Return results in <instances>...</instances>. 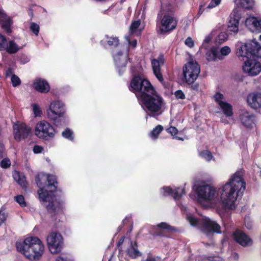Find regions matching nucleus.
Masks as SVG:
<instances>
[{
    "instance_id": "obj_1",
    "label": "nucleus",
    "mask_w": 261,
    "mask_h": 261,
    "mask_svg": "<svg viewBox=\"0 0 261 261\" xmlns=\"http://www.w3.org/2000/svg\"><path fill=\"white\" fill-rule=\"evenodd\" d=\"M35 182L39 188V198L42 201L47 212L54 217L63 212V201L58 200L55 192L57 191V178L51 174L43 173L37 174L35 177Z\"/></svg>"
},
{
    "instance_id": "obj_2",
    "label": "nucleus",
    "mask_w": 261,
    "mask_h": 261,
    "mask_svg": "<svg viewBox=\"0 0 261 261\" xmlns=\"http://www.w3.org/2000/svg\"><path fill=\"white\" fill-rule=\"evenodd\" d=\"M236 55L239 58L247 60L245 61L242 69L248 75L253 76L258 75L261 71V64L259 62L253 58H261V46L259 43L254 40H250L244 44L238 45Z\"/></svg>"
},
{
    "instance_id": "obj_3",
    "label": "nucleus",
    "mask_w": 261,
    "mask_h": 261,
    "mask_svg": "<svg viewBox=\"0 0 261 261\" xmlns=\"http://www.w3.org/2000/svg\"><path fill=\"white\" fill-rule=\"evenodd\" d=\"M243 176L241 171H237L222 187L220 198L225 208L234 209V203L237 198L243 195L246 188Z\"/></svg>"
},
{
    "instance_id": "obj_4",
    "label": "nucleus",
    "mask_w": 261,
    "mask_h": 261,
    "mask_svg": "<svg viewBox=\"0 0 261 261\" xmlns=\"http://www.w3.org/2000/svg\"><path fill=\"white\" fill-rule=\"evenodd\" d=\"M16 247L18 251L21 252L30 260H38L44 251V246L37 237H29L22 242H17Z\"/></svg>"
},
{
    "instance_id": "obj_5",
    "label": "nucleus",
    "mask_w": 261,
    "mask_h": 261,
    "mask_svg": "<svg viewBox=\"0 0 261 261\" xmlns=\"http://www.w3.org/2000/svg\"><path fill=\"white\" fill-rule=\"evenodd\" d=\"M174 8L171 6L162 9L158 13L156 28L160 34H168L176 29L178 20L174 16Z\"/></svg>"
},
{
    "instance_id": "obj_6",
    "label": "nucleus",
    "mask_w": 261,
    "mask_h": 261,
    "mask_svg": "<svg viewBox=\"0 0 261 261\" xmlns=\"http://www.w3.org/2000/svg\"><path fill=\"white\" fill-rule=\"evenodd\" d=\"M153 90L148 93H143L138 100L144 109L151 114L161 113L164 99L157 93L155 88Z\"/></svg>"
},
{
    "instance_id": "obj_7",
    "label": "nucleus",
    "mask_w": 261,
    "mask_h": 261,
    "mask_svg": "<svg viewBox=\"0 0 261 261\" xmlns=\"http://www.w3.org/2000/svg\"><path fill=\"white\" fill-rule=\"evenodd\" d=\"M47 117L56 126H61L66 123L65 105L60 100L51 101L46 110Z\"/></svg>"
},
{
    "instance_id": "obj_8",
    "label": "nucleus",
    "mask_w": 261,
    "mask_h": 261,
    "mask_svg": "<svg viewBox=\"0 0 261 261\" xmlns=\"http://www.w3.org/2000/svg\"><path fill=\"white\" fill-rule=\"evenodd\" d=\"M129 90L135 93L138 99L143 93L153 91L154 88L147 79L142 77L139 74H134L128 86Z\"/></svg>"
},
{
    "instance_id": "obj_9",
    "label": "nucleus",
    "mask_w": 261,
    "mask_h": 261,
    "mask_svg": "<svg viewBox=\"0 0 261 261\" xmlns=\"http://www.w3.org/2000/svg\"><path fill=\"white\" fill-rule=\"evenodd\" d=\"M56 131L54 127L46 120L37 123L35 128V135L39 139L49 141L55 137Z\"/></svg>"
},
{
    "instance_id": "obj_10",
    "label": "nucleus",
    "mask_w": 261,
    "mask_h": 261,
    "mask_svg": "<svg viewBox=\"0 0 261 261\" xmlns=\"http://www.w3.org/2000/svg\"><path fill=\"white\" fill-rule=\"evenodd\" d=\"M182 81L188 85L192 84L197 79L200 68L197 62L190 61L183 67Z\"/></svg>"
},
{
    "instance_id": "obj_11",
    "label": "nucleus",
    "mask_w": 261,
    "mask_h": 261,
    "mask_svg": "<svg viewBox=\"0 0 261 261\" xmlns=\"http://www.w3.org/2000/svg\"><path fill=\"white\" fill-rule=\"evenodd\" d=\"M48 248L53 254L60 252L63 246V237L57 232H51L46 238Z\"/></svg>"
},
{
    "instance_id": "obj_12",
    "label": "nucleus",
    "mask_w": 261,
    "mask_h": 261,
    "mask_svg": "<svg viewBox=\"0 0 261 261\" xmlns=\"http://www.w3.org/2000/svg\"><path fill=\"white\" fill-rule=\"evenodd\" d=\"M32 128L25 123L18 121L13 125L14 139L17 142L27 138L31 134Z\"/></svg>"
},
{
    "instance_id": "obj_13",
    "label": "nucleus",
    "mask_w": 261,
    "mask_h": 261,
    "mask_svg": "<svg viewBox=\"0 0 261 261\" xmlns=\"http://www.w3.org/2000/svg\"><path fill=\"white\" fill-rule=\"evenodd\" d=\"M198 198L203 200H212L216 195V189L210 185L198 186L196 188Z\"/></svg>"
},
{
    "instance_id": "obj_14",
    "label": "nucleus",
    "mask_w": 261,
    "mask_h": 261,
    "mask_svg": "<svg viewBox=\"0 0 261 261\" xmlns=\"http://www.w3.org/2000/svg\"><path fill=\"white\" fill-rule=\"evenodd\" d=\"M231 51L228 46L222 47L220 51L215 47H212L210 51L206 54V59L208 61L222 60L223 56H227Z\"/></svg>"
},
{
    "instance_id": "obj_15",
    "label": "nucleus",
    "mask_w": 261,
    "mask_h": 261,
    "mask_svg": "<svg viewBox=\"0 0 261 261\" xmlns=\"http://www.w3.org/2000/svg\"><path fill=\"white\" fill-rule=\"evenodd\" d=\"M176 231L175 227L172 226L166 222H161L158 224L154 229L152 236L154 237H169V233Z\"/></svg>"
},
{
    "instance_id": "obj_16",
    "label": "nucleus",
    "mask_w": 261,
    "mask_h": 261,
    "mask_svg": "<svg viewBox=\"0 0 261 261\" xmlns=\"http://www.w3.org/2000/svg\"><path fill=\"white\" fill-rule=\"evenodd\" d=\"M165 61L164 55L162 53L159 55L158 59H151V65L153 74L161 83L164 81V77L161 71V66L164 64Z\"/></svg>"
},
{
    "instance_id": "obj_17",
    "label": "nucleus",
    "mask_w": 261,
    "mask_h": 261,
    "mask_svg": "<svg viewBox=\"0 0 261 261\" xmlns=\"http://www.w3.org/2000/svg\"><path fill=\"white\" fill-rule=\"evenodd\" d=\"M229 18L227 31L236 34L239 31V24L241 19V14L237 8L233 9Z\"/></svg>"
},
{
    "instance_id": "obj_18",
    "label": "nucleus",
    "mask_w": 261,
    "mask_h": 261,
    "mask_svg": "<svg viewBox=\"0 0 261 261\" xmlns=\"http://www.w3.org/2000/svg\"><path fill=\"white\" fill-rule=\"evenodd\" d=\"M245 24L251 32L261 33V17L249 16L246 18Z\"/></svg>"
},
{
    "instance_id": "obj_19",
    "label": "nucleus",
    "mask_w": 261,
    "mask_h": 261,
    "mask_svg": "<svg viewBox=\"0 0 261 261\" xmlns=\"http://www.w3.org/2000/svg\"><path fill=\"white\" fill-rule=\"evenodd\" d=\"M247 101L252 109L257 110L261 108V93L252 92L247 96Z\"/></svg>"
},
{
    "instance_id": "obj_20",
    "label": "nucleus",
    "mask_w": 261,
    "mask_h": 261,
    "mask_svg": "<svg viewBox=\"0 0 261 261\" xmlns=\"http://www.w3.org/2000/svg\"><path fill=\"white\" fill-rule=\"evenodd\" d=\"M233 236L234 240L242 246H247L251 244V239L242 230H236Z\"/></svg>"
},
{
    "instance_id": "obj_21",
    "label": "nucleus",
    "mask_w": 261,
    "mask_h": 261,
    "mask_svg": "<svg viewBox=\"0 0 261 261\" xmlns=\"http://www.w3.org/2000/svg\"><path fill=\"white\" fill-rule=\"evenodd\" d=\"M240 119L242 124L246 128H252L254 124L255 115L247 111L240 115Z\"/></svg>"
},
{
    "instance_id": "obj_22",
    "label": "nucleus",
    "mask_w": 261,
    "mask_h": 261,
    "mask_svg": "<svg viewBox=\"0 0 261 261\" xmlns=\"http://www.w3.org/2000/svg\"><path fill=\"white\" fill-rule=\"evenodd\" d=\"M34 88L38 92L42 93H47L50 90V87L48 83L41 78L36 79L33 83Z\"/></svg>"
},
{
    "instance_id": "obj_23",
    "label": "nucleus",
    "mask_w": 261,
    "mask_h": 261,
    "mask_svg": "<svg viewBox=\"0 0 261 261\" xmlns=\"http://www.w3.org/2000/svg\"><path fill=\"white\" fill-rule=\"evenodd\" d=\"M204 229L209 232H216L217 233H221V227L219 224L215 221L210 220H206L202 225Z\"/></svg>"
},
{
    "instance_id": "obj_24",
    "label": "nucleus",
    "mask_w": 261,
    "mask_h": 261,
    "mask_svg": "<svg viewBox=\"0 0 261 261\" xmlns=\"http://www.w3.org/2000/svg\"><path fill=\"white\" fill-rule=\"evenodd\" d=\"M126 254L132 258H136L142 255V253L138 249L137 242H135L134 244L131 242L130 246L126 250Z\"/></svg>"
},
{
    "instance_id": "obj_25",
    "label": "nucleus",
    "mask_w": 261,
    "mask_h": 261,
    "mask_svg": "<svg viewBox=\"0 0 261 261\" xmlns=\"http://www.w3.org/2000/svg\"><path fill=\"white\" fill-rule=\"evenodd\" d=\"M219 106L226 117H230L233 115L232 106L230 103L227 102H221Z\"/></svg>"
},
{
    "instance_id": "obj_26",
    "label": "nucleus",
    "mask_w": 261,
    "mask_h": 261,
    "mask_svg": "<svg viewBox=\"0 0 261 261\" xmlns=\"http://www.w3.org/2000/svg\"><path fill=\"white\" fill-rule=\"evenodd\" d=\"M13 177L15 180L22 188H27L28 186V183L25 179V176L20 174L19 172L15 171V172L13 174Z\"/></svg>"
},
{
    "instance_id": "obj_27",
    "label": "nucleus",
    "mask_w": 261,
    "mask_h": 261,
    "mask_svg": "<svg viewBox=\"0 0 261 261\" xmlns=\"http://www.w3.org/2000/svg\"><path fill=\"white\" fill-rule=\"evenodd\" d=\"M0 23L2 28L7 33L10 34L12 32L11 27L12 24V21L8 16L0 19Z\"/></svg>"
},
{
    "instance_id": "obj_28",
    "label": "nucleus",
    "mask_w": 261,
    "mask_h": 261,
    "mask_svg": "<svg viewBox=\"0 0 261 261\" xmlns=\"http://www.w3.org/2000/svg\"><path fill=\"white\" fill-rule=\"evenodd\" d=\"M254 5V2L253 0H240L237 4L238 7L248 10L252 9Z\"/></svg>"
},
{
    "instance_id": "obj_29",
    "label": "nucleus",
    "mask_w": 261,
    "mask_h": 261,
    "mask_svg": "<svg viewBox=\"0 0 261 261\" xmlns=\"http://www.w3.org/2000/svg\"><path fill=\"white\" fill-rule=\"evenodd\" d=\"M19 49L18 45L14 41L10 40L9 43L7 42L5 50L9 54H12L17 53Z\"/></svg>"
},
{
    "instance_id": "obj_30",
    "label": "nucleus",
    "mask_w": 261,
    "mask_h": 261,
    "mask_svg": "<svg viewBox=\"0 0 261 261\" xmlns=\"http://www.w3.org/2000/svg\"><path fill=\"white\" fill-rule=\"evenodd\" d=\"M105 37L108 39L107 43L109 46L116 47L118 45L119 40L118 37L113 36L109 37L108 35H106Z\"/></svg>"
},
{
    "instance_id": "obj_31",
    "label": "nucleus",
    "mask_w": 261,
    "mask_h": 261,
    "mask_svg": "<svg viewBox=\"0 0 261 261\" xmlns=\"http://www.w3.org/2000/svg\"><path fill=\"white\" fill-rule=\"evenodd\" d=\"M163 126L161 125H158L150 133V136L153 139H156L158 138L159 134L163 130Z\"/></svg>"
},
{
    "instance_id": "obj_32",
    "label": "nucleus",
    "mask_w": 261,
    "mask_h": 261,
    "mask_svg": "<svg viewBox=\"0 0 261 261\" xmlns=\"http://www.w3.org/2000/svg\"><path fill=\"white\" fill-rule=\"evenodd\" d=\"M62 136L70 141H72L74 140L73 133L69 128H66L62 133Z\"/></svg>"
},
{
    "instance_id": "obj_33",
    "label": "nucleus",
    "mask_w": 261,
    "mask_h": 261,
    "mask_svg": "<svg viewBox=\"0 0 261 261\" xmlns=\"http://www.w3.org/2000/svg\"><path fill=\"white\" fill-rule=\"evenodd\" d=\"M185 193L184 189L181 190H180L179 188L175 189L173 190V193L172 196H173L175 200H179Z\"/></svg>"
},
{
    "instance_id": "obj_34",
    "label": "nucleus",
    "mask_w": 261,
    "mask_h": 261,
    "mask_svg": "<svg viewBox=\"0 0 261 261\" xmlns=\"http://www.w3.org/2000/svg\"><path fill=\"white\" fill-rule=\"evenodd\" d=\"M32 107L35 116L40 117L42 114V112L39 106L37 103H33L32 105Z\"/></svg>"
},
{
    "instance_id": "obj_35",
    "label": "nucleus",
    "mask_w": 261,
    "mask_h": 261,
    "mask_svg": "<svg viewBox=\"0 0 261 261\" xmlns=\"http://www.w3.org/2000/svg\"><path fill=\"white\" fill-rule=\"evenodd\" d=\"M168 133H170L174 138H175L179 140H183V139L180 137H176L175 135L178 133V130L176 127L174 126H170L167 129Z\"/></svg>"
},
{
    "instance_id": "obj_36",
    "label": "nucleus",
    "mask_w": 261,
    "mask_h": 261,
    "mask_svg": "<svg viewBox=\"0 0 261 261\" xmlns=\"http://www.w3.org/2000/svg\"><path fill=\"white\" fill-rule=\"evenodd\" d=\"M15 201L18 203L21 207H25L27 206V203L25 201L24 198L22 195H18L15 197Z\"/></svg>"
},
{
    "instance_id": "obj_37",
    "label": "nucleus",
    "mask_w": 261,
    "mask_h": 261,
    "mask_svg": "<svg viewBox=\"0 0 261 261\" xmlns=\"http://www.w3.org/2000/svg\"><path fill=\"white\" fill-rule=\"evenodd\" d=\"M7 43L6 38L0 34V50H5Z\"/></svg>"
},
{
    "instance_id": "obj_38",
    "label": "nucleus",
    "mask_w": 261,
    "mask_h": 261,
    "mask_svg": "<svg viewBox=\"0 0 261 261\" xmlns=\"http://www.w3.org/2000/svg\"><path fill=\"white\" fill-rule=\"evenodd\" d=\"M11 81L12 86L14 87L19 86L21 84L20 79L15 74H12Z\"/></svg>"
},
{
    "instance_id": "obj_39",
    "label": "nucleus",
    "mask_w": 261,
    "mask_h": 261,
    "mask_svg": "<svg viewBox=\"0 0 261 261\" xmlns=\"http://www.w3.org/2000/svg\"><path fill=\"white\" fill-rule=\"evenodd\" d=\"M141 23L139 20H135L132 22L130 26V31L131 33H134L136 32L137 29L139 28Z\"/></svg>"
},
{
    "instance_id": "obj_40",
    "label": "nucleus",
    "mask_w": 261,
    "mask_h": 261,
    "mask_svg": "<svg viewBox=\"0 0 261 261\" xmlns=\"http://www.w3.org/2000/svg\"><path fill=\"white\" fill-rule=\"evenodd\" d=\"M200 155L206 161H210L213 158V155L211 151L208 150H203L200 152Z\"/></svg>"
},
{
    "instance_id": "obj_41",
    "label": "nucleus",
    "mask_w": 261,
    "mask_h": 261,
    "mask_svg": "<svg viewBox=\"0 0 261 261\" xmlns=\"http://www.w3.org/2000/svg\"><path fill=\"white\" fill-rule=\"evenodd\" d=\"M227 35L224 32H221L217 37L216 41L221 44L227 39Z\"/></svg>"
},
{
    "instance_id": "obj_42",
    "label": "nucleus",
    "mask_w": 261,
    "mask_h": 261,
    "mask_svg": "<svg viewBox=\"0 0 261 261\" xmlns=\"http://www.w3.org/2000/svg\"><path fill=\"white\" fill-rule=\"evenodd\" d=\"M163 196L166 197L167 196H172L173 193V189L170 187H163Z\"/></svg>"
},
{
    "instance_id": "obj_43",
    "label": "nucleus",
    "mask_w": 261,
    "mask_h": 261,
    "mask_svg": "<svg viewBox=\"0 0 261 261\" xmlns=\"http://www.w3.org/2000/svg\"><path fill=\"white\" fill-rule=\"evenodd\" d=\"M39 26L36 23L32 22L30 25V30L36 36H38L39 32Z\"/></svg>"
},
{
    "instance_id": "obj_44",
    "label": "nucleus",
    "mask_w": 261,
    "mask_h": 261,
    "mask_svg": "<svg viewBox=\"0 0 261 261\" xmlns=\"http://www.w3.org/2000/svg\"><path fill=\"white\" fill-rule=\"evenodd\" d=\"M10 165L11 161L8 158H5L3 159L0 163V166L3 168H8L10 166Z\"/></svg>"
},
{
    "instance_id": "obj_45",
    "label": "nucleus",
    "mask_w": 261,
    "mask_h": 261,
    "mask_svg": "<svg viewBox=\"0 0 261 261\" xmlns=\"http://www.w3.org/2000/svg\"><path fill=\"white\" fill-rule=\"evenodd\" d=\"M221 0H211V2L206 7V9H212L218 6Z\"/></svg>"
},
{
    "instance_id": "obj_46",
    "label": "nucleus",
    "mask_w": 261,
    "mask_h": 261,
    "mask_svg": "<svg viewBox=\"0 0 261 261\" xmlns=\"http://www.w3.org/2000/svg\"><path fill=\"white\" fill-rule=\"evenodd\" d=\"M174 95L177 99H184L186 98L184 93L180 90L176 91Z\"/></svg>"
},
{
    "instance_id": "obj_47",
    "label": "nucleus",
    "mask_w": 261,
    "mask_h": 261,
    "mask_svg": "<svg viewBox=\"0 0 261 261\" xmlns=\"http://www.w3.org/2000/svg\"><path fill=\"white\" fill-rule=\"evenodd\" d=\"M214 97L215 99V101L218 103L219 105L221 102H224L222 100V99H223L224 98V96L222 94H221L220 92H217L215 94Z\"/></svg>"
},
{
    "instance_id": "obj_48",
    "label": "nucleus",
    "mask_w": 261,
    "mask_h": 261,
    "mask_svg": "<svg viewBox=\"0 0 261 261\" xmlns=\"http://www.w3.org/2000/svg\"><path fill=\"white\" fill-rule=\"evenodd\" d=\"M188 220L190 224L193 226H196L198 224V219L193 216H188Z\"/></svg>"
},
{
    "instance_id": "obj_49",
    "label": "nucleus",
    "mask_w": 261,
    "mask_h": 261,
    "mask_svg": "<svg viewBox=\"0 0 261 261\" xmlns=\"http://www.w3.org/2000/svg\"><path fill=\"white\" fill-rule=\"evenodd\" d=\"M43 147L41 146L35 145L33 147V152L35 154L40 153L43 150Z\"/></svg>"
},
{
    "instance_id": "obj_50",
    "label": "nucleus",
    "mask_w": 261,
    "mask_h": 261,
    "mask_svg": "<svg viewBox=\"0 0 261 261\" xmlns=\"http://www.w3.org/2000/svg\"><path fill=\"white\" fill-rule=\"evenodd\" d=\"M185 43L189 47H192L194 45V43L192 38L188 37L185 40Z\"/></svg>"
},
{
    "instance_id": "obj_51",
    "label": "nucleus",
    "mask_w": 261,
    "mask_h": 261,
    "mask_svg": "<svg viewBox=\"0 0 261 261\" xmlns=\"http://www.w3.org/2000/svg\"><path fill=\"white\" fill-rule=\"evenodd\" d=\"M190 89L191 90L198 91L199 89V85L198 83H195L191 84Z\"/></svg>"
},
{
    "instance_id": "obj_52",
    "label": "nucleus",
    "mask_w": 261,
    "mask_h": 261,
    "mask_svg": "<svg viewBox=\"0 0 261 261\" xmlns=\"http://www.w3.org/2000/svg\"><path fill=\"white\" fill-rule=\"evenodd\" d=\"M6 219V216L4 213L0 212V226L5 222Z\"/></svg>"
},
{
    "instance_id": "obj_53",
    "label": "nucleus",
    "mask_w": 261,
    "mask_h": 261,
    "mask_svg": "<svg viewBox=\"0 0 261 261\" xmlns=\"http://www.w3.org/2000/svg\"><path fill=\"white\" fill-rule=\"evenodd\" d=\"M129 44L133 47H136L137 44V41L136 39H134L133 40L129 41Z\"/></svg>"
},
{
    "instance_id": "obj_54",
    "label": "nucleus",
    "mask_w": 261,
    "mask_h": 261,
    "mask_svg": "<svg viewBox=\"0 0 261 261\" xmlns=\"http://www.w3.org/2000/svg\"><path fill=\"white\" fill-rule=\"evenodd\" d=\"M7 15L4 12L3 10L0 8V19L6 18Z\"/></svg>"
},
{
    "instance_id": "obj_55",
    "label": "nucleus",
    "mask_w": 261,
    "mask_h": 261,
    "mask_svg": "<svg viewBox=\"0 0 261 261\" xmlns=\"http://www.w3.org/2000/svg\"><path fill=\"white\" fill-rule=\"evenodd\" d=\"M12 74H13V72H12V70L11 68H8V70L6 71V77H9L11 75H12Z\"/></svg>"
},
{
    "instance_id": "obj_56",
    "label": "nucleus",
    "mask_w": 261,
    "mask_h": 261,
    "mask_svg": "<svg viewBox=\"0 0 261 261\" xmlns=\"http://www.w3.org/2000/svg\"><path fill=\"white\" fill-rule=\"evenodd\" d=\"M126 218H125V219L122 221V223H123V224H122V225H120V226H119L118 227V228H117V230H118V232L122 230V228H123V225L124 224L125 222V221H126Z\"/></svg>"
},
{
    "instance_id": "obj_57",
    "label": "nucleus",
    "mask_w": 261,
    "mask_h": 261,
    "mask_svg": "<svg viewBox=\"0 0 261 261\" xmlns=\"http://www.w3.org/2000/svg\"><path fill=\"white\" fill-rule=\"evenodd\" d=\"M142 261H156V259L154 257L148 256L146 259Z\"/></svg>"
},
{
    "instance_id": "obj_58",
    "label": "nucleus",
    "mask_w": 261,
    "mask_h": 261,
    "mask_svg": "<svg viewBox=\"0 0 261 261\" xmlns=\"http://www.w3.org/2000/svg\"><path fill=\"white\" fill-rule=\"evenodd\" d=\"M203 11L204 9H203V6L202 5H200L199 6L198 14L199 15H201L203 12Z\"/></svg>"
},
{
    "instance_id": "obj_59",
    "label": "nucleus",
    "mask_w": 261,
    "mask_h": 261,
    "mask_svg": "<svg viewBox=\"0 0 261 261\" xmlns=\"http://www.w3.org/2000/svg\"><path fill=\"white\" fill-rule=\"evenodd\" d=\"M124 241V238L122 237L121 239L119 240L118 242L117 243V246H119L120 245H121Z\"/></svg>"
},
{
    "instance_id": "obj_60",
    "label": "nucleus",
    "mask_w": 261,
    "mask_h": 261,
    "mask_svg": "<svg viewBox=\"0 0 261 261\" xmlns=\"http://www.w3.org/2000/svg\"><path fill=\"white\" fill-rule=\"evenodd\" d=\"M211 40V37H206V38H205V39H204V42L205 43H209V42H210Z\"/></svg>"
},
{
    "instance_id": "obj_61",
    "label": "nucleus",
    "mask_w": 261,
    "mask_h": 261,
    "mask_svg": "<svg viewBox=\"0 0 261 261\" xmlns=\"http://www.w3.org/2000/svg\"><path fill=\"white\" fill-rule=\"evenodd\" d=\"M29 15L31 16V17H33V11L32 9H30L29 10V11L28 12Z\"/></svg>"
},
{
    "instance_id": "obj_62",
    "label": "nucleus",
    "mask_w": 261,
    "mask_h": 261,
    "mask_svg": "<svg viewBox=\"0 0 261 261\" xmlns=\"http://www.w3.org/2000/svg\"><path fill=\"white\" fill-rule=\"evenodd\" d=\"M122 55H123V53L122 51H119L117 54V55H118V56H121Z\"/></svg>"
},
{
    "instance_id": "obj_63",
    "label": "nucleus",
    "mask_w": 261,
    "mask_h": 261,
    "mask_svg": "<svg viewBox=\"0 0 261 261\" xmlns=\"http://www.w3.org/2000/svg\"><path fill=\"white\" fill-rule=\"evenodd\" d=\"M259 39L261 40V35L259 36Z\"/></svg>"
}]
</instances>
